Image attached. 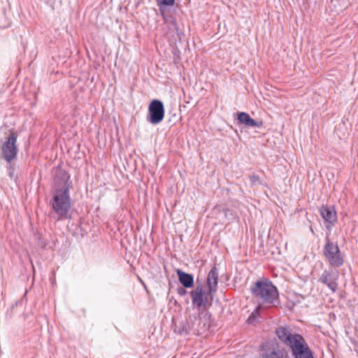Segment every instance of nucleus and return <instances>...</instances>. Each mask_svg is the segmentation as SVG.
Masks as SVG:
<instances>
[{
    "instance_id": "nucleus-1",
    "label": "nucleus",
    "mask_w": 358,
    "mask_h": 358,
    "mask_svg": "<svg viewBox=\"0 0 358 358\" xmlns=\"http://www.w3.org/2000/svg\"><path fill=\"white\" fill-rule=\"evenodd\" d=\"M58 176L62 180V187H57L53 195L50 204L57 220H64L69 217V213L71 206V200L69 195V176L64 171H59Z\"/></svg>"
},
{
    "instance_id": "nucleus-2",
    "label": "nucleus",
    "mask_w": 358,
    "mask_h": 358,
    "mask_svg": "<svg viewBox=\"0 0 358 358\" xmlns=\"http://www.w3.org/2000/svg\"><path fill=\"white\" fill-rule=\"evenodd\" d=\"M276 334L283 343L291 348L295 358H314L307 343L301 335L292 334L285 327H278Z\"/></svg>"
},
{
    "instance_id": "nucleus-3",
    "label": "nucleus",
    "mask_w": 358,
    "mask_h": 358,
    "mask_svg": "<svg viewBox=\"0 0 358 358\" xmlns=\"http://www.w3.org/2000/svg\"><path fill=\"white\" fill-rule=\"evenodd\" d=\"M251 291L259 304L275 306L278 303V292L273 283L268 280L255 282Z\"/></svg>"
},
{
    "instance_id": "nucleus-4",
    "label": "nucleus",
    "mask_w": 358,
    "mask_h": 358,
    "mask_svg": "<svg viewBox=\"0 0 358 358\" xmlns=\"http://www.w3.org/2000/svg\"><path fill=\"white\" fill-rule=\"evenodd\" d=\"M324 255L329 264L334 266L338 267L343 263V257L337 243L328 240L324 245Z\"/></svg>"
},
{
    "instance_id": "nucleus-5",
    "label": "nucleus",
    "mask_w": 358,
    "mask_h": 358,
    "mask_svg": "<svg viewBox=\"0 0 358 358\" xmlns=\"http://www.w3.org/2000/svg\"><path fill=\"white\" fill-rule=\"evenodd\" d=\"M210 289L205 290L202 286H196V287L191 292L192 303L197 308H205L212 300L213 294Z\"/></svg>"
},
{
    "instance_id": "nucleus-6",
    "label": "nucleus",
    "mask_w": 358,
    "mask_h": 358,
    "mask_svg": "<svg viewBox=\"0 0 358 358\" xmlns=\"http://www.w3.org/2000/svg\"><path fill=\"white\" fill-rule=\"evenodd\" d=\"M149 116L148 120L152 124H157L162 121L164 117V107L163 103L157 99L152 100L148 107Z\"/></svg>"
},
{
    "instance_id": "nucleus-7",
    "label": "nucleus",
    "mask_w": 358,
    "mask_h": 358,
    "mask_svg": "<svg viewBox=\"0 0 358 358\" xmlns=\"http://www.w3.org/2000/svg\"><path fill=\"white\" fill-rule=\"evenodd\" d=\"M16 140L15 135L11 134L2 145L3 157L8 162L13 160L17 155Z\"/></svg>"
},
{
    "instance_id": "nucleus-8",
    "label": "nucleus",
    "mask_w": 358,
    "mask_h": 358,
    "mask_svg": "<svg viewBox=\"0 0 358 358\" xmlns=\"http://www.w3.org/2000/svg\"><path fill=\"white\" fill-rule=\"evenodd\" d=\"M320 215L327 222L333 224L336 222V212L333 206H323L320 208Z\"/></svg>"
},
{
    "instance_id": "nucleus-9",
    "label": "nucleus",
    "mask_w": 358,
    "mask_h": 358,
    "mask_svg": "<svg viewBox=\"0 0 358 358\" xmlns=\"http://www.w3.org/2000/svg\"><path fill=\"white\" fill-rule=\"evenodd\" d=\"M219 273L215 266H213L208 273L207 285L210 292H215L217 289Z\"/></svg>"
},
{
    "instance_id": "nucleus-10",
    "label": "nucleus",
    "mask_w": 358,
    "mask_h": 358,
    "mask_svg": "<svg viewBox=\"0 0 358 358\" xmlns=\"http://www.w3.org/2000/svg\"><path fill=\"white\" fill-rule=\"evenodd\" d=\"M238 120L241 123L244 124L248 127H260L262 125V122L255 120L251 118L248 113L244 112H241L238 114Z\"/></svg>"
},
{
    "instance_id": "nucleus-11",
    "label": "nucleus",
    "mask_w": 358,
    "mask_h": 358,
    "mask_svg": "<svg viewBox=\"0 0 358 358\" xmlns=\"http://www.w3.org/2000/svg\"><path fill=\"white\" fill-rule=\"evenodd\" d=\"M180 282L186 288L192 287L194 285V278L191 274L180 269L176 271Z\"/></svg>"
},
{
    "instance_id": "nucleus-12",
    "label": "nucleus",
    "mask_w": 358,
    "mask_h": 358,
    "mask_svg": "<svg viewBox=\"0 0 358 358\" xmlns=\"http://www.w3.org/2000/svg\"><path fill=\"white\" fill-rule=\"evenodd\" d=\"M320 281L325 284L333 292H335L337 289V284L335 282L334 279L332 278L331 274L327 272L324 271L321 277H320Z\"/></svg>"
},
{
    "instance_id": "nucleus-13",
    "label": "nucleus",
    "mask_w": 358,
    "mask_h": 358,
    "mask_svg": "<svg viewBox=\"0 0 358 358\" xmlns=\"http://www.w3.org/2000/svg\"><path fill=\"white\" fill-rule=\"evenodd\" d=\"M283 353L278 348H273L270 352L264 351L262 354L263 358H282Z\"/></svg>"
},
{
    "instance_id": "nucleus-14",
    "label": "nucleus",
    "mask_w": 358,
    "mask_h": 358,
    "mask_svg": "<svg viewBox=\"0 0 358 358\" xmlns=\"http://www.w3.org/2000/svg\"><path fill=\"white\" fill-rule=\"evenodd\" d=\"M260 306L256 308V309L252 313V314L250 315V317L248 319V323H253L255 322L257 315H259V310L260 309Z\"/></svg>"
},
{
    "instance_id": "nucleus-15",
    "label": "nucleus",
    "mask_w": 358,
    "mask_h": 358,
    "mask_svg": "<svg viewBox=\"0 0 358 358\" xmlns=\"http://www.w3.org/2000/svg\"><path fill=\"white\" fill-rule=\"evenodd\" d=\"M159 5L163 6H173L175 3V0H156Z\"/></svg>"
},
{
    "instance_id": "nucleus-16",
    "label": "nucleus",
    "mask_w": 358,
    "mask_h": 358,
    "mask_svg": "<svg viewBox=\"0 0 358 358\" xmlns=\"http://www.w3.org/2000/svg\"><path fill=\"white\" fill-rule=\"evenodd\" d=\"M250 182L252 185H256L259 182V177L257 176H252L250 177Z\"/></svg>"
}]
</instances>
